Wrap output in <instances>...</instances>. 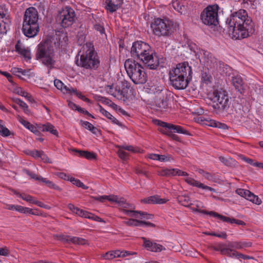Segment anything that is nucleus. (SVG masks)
<instances>
[{"mask_svg": "<svg viewBox=\"0 0 263 263\" xmlns=\"http://www.w3.org/2000/svg\"><path fill=\"white\" fill-rule=\"evenodd\" d=\"M177 24L167 18H155L151 24L152 32L155 36L169 37L175 32Z\"/></svg>", "mask_w": 263, "mask_h": 263, "instance_id": "39448f33", "label": "nucleus"}, {"mask_svg": "<svg viewBox=\"0 0 263 263\" xmlns=\"http://www.w3.org/2000/svg\"><path fill=\"white\" fill-rule=\"evenodd\" d=\"M212 77L208 69H205L201 73V81L206 85L212 83Z\"/></svg>", "mask_w": 263, "mask_h": 263, "instance_id": "c85d7f7f", "label": "nucleus"}, {"mask_svg": "<svg viewBox=\"0 0 263 263\" xmlns=\"http://www.w3.org/2000/svg\"><path fill=\"white\" fill-rule=\"evenodd\" d=\"M229 34L235 40L246 38L254 31L252 20L247 12L240 9L231 15L227 21Z\"/></svg>", "mask_w": 263, "mask_h": 263, "instance_id": "f257e3e1", "label": "nucleus"}, {"mask_svg": "<svg viewBox=\"0 0 263 263\" xmlns=\"http://www.w3.org/2000/svg\"><path fill=\"white\" fill-rule=\"evenodd\" d=\"M192 70L189 63L184 62L177 64L169 72L171 85L176 89H184L192 79Z\"/></svg>", "mask_w": 263, "mask_h": 263, "instance_id": "7ed1b4c3", "label": "nucleus"}, {"mask_svg": "<svg viewBox=\"0 0 263 263\" xmlns=\"http://www.w3.org/2000/svg\"><path fill=\"white\" fill-rule=\"evenodd\" d=\"M252 245L251 242L234 241L229 242L228 246L235 249H243L251 247Z\"/></svg>", "mask_w": 263, "mask_h": 263, "instance_id": "412c9836", "label": "nucleus"}, {"mask_svg": "<svg viewBox=\"0 0 263 263\" xmlns=\"http://www.w3.org/2000/svg\"><path fill=\"white\" fill-rule=\"evenodd\" d=\"M61 25L64 28L71 26L75 21L76 13L73 9L66 7L59 13Z\"/></svg>", "mask_w": 263, "mask_h": 263, "instance_id": "9b49d317", "label": "nucleus"}, {"mask_svg": "<svg viewBox=\"0 0 263 263\" xmlns=\"http://www.w3.org/2000/svg\"><path fill=\"white\" fill-rule=\"evenodd\" d=\"M94 28L98 31H99L101 34L104 33V27L100 24H96L94 25Z\"/></svg>", "mask_w": 263, "mask_h": 263, "instance_id": "680f3d73", "label": "nucleus"}, {"mask_svg": "<svg viewBox=\"0 0 263 263\" xmlns=\"http://www.w3.org/2000/svg\"><path fill=\"white\" fill-rule=\"evenodd\" d=\"M239 253L237 251L234 250L233 249V251H232L231 252H230V254L229 255V256L230 257H235L237 259H239Z\"/></svg>", "mask_w": 263, "mask_h": 263, "instance_id": "0e129e2a", "label": "nucleus"}, {"mask_svg": "<svg viewBox=\"0 0 263 263\" xmlns=\"http://www.w3.org/2000/svg\"><path fill=\"white\" fill-rule=\"evenodd\" d=\"M236 193L240 195V196L247 198L249 195L250 194V191L247 190H244L242 189H238L236 190Z\"/></svg>", "mask_w": 263, "mask_h": 263, "instance_id": "c03bdc74", "label": "nucleus"}, {"mask_svg": "<svg viewBox=\"0 0 263 263\" xmlns=\"http://www.w3.org/2000/svg\"><path fill=\"white\" fill-rule=\"evenodd\" d=\"M209 125L212 127H217L223 129L228 128V126L225 124L221 123L219 122H216L214 120H211Z\"/></svg>", "mask_w": 263, "mask_h": 263, "instance_id": "ea45409f", "label": "nucleus"}, {"mask_svg": "<svg viewBox=\"0 0 263 263\" xmlns=\"http://www.w3.org/2000/svg\"><path fill=\"white\" fill-rule=\"evenodd\" d=\"M41 151L37 150L29 151L27 153V154L29 155L34 158H39L40 155H41Z\"/></svg>", "mask_w": 263, "mask_h": 263, "instance_id": "6e6d98bb", "label": "nucleus"}, {"mask_svg": "<svg viewBox=\"0 0 263 263\" xmlns=\"http://www.w3.org/2000/svg\"><path fill=\"white\" fill-rule=\"evenodd\" d=\"M39 128L43 132H48L58 137V132L55 129L54 126L50 123H47L45 124H40L39 126Z\"/></svg>", "mask_w": 263, "mask_h": 263, "instance_id": "b1692460", "label": "nucleus"}, {"mask_svg": "<svg viewBox=\"0 0 263 263\" xmlns=\"http://www.w3.org/2000/svg\"><path fill=\"white\" fill-rule=\"evenodd\" d=\"M155 105L158 108L157 109L161 111L166 109L168 107L167 99L164 93L157 97L155 101Z\"/></svg>", "mask_w": 263, "mask_h": 263, "instance_id": "f3484780", "label": "nucleus"}, {"mask_svg": "<svg viewBox=\"0 0 263 263\" xmlns=\"http://www.w3.org/2000/svg\"><path fill=\"white\" fill-rule=\"evenodd\" d=\"M82 217L92 219L94 221H98V222H105V221L102 219H101L100 217H99V216H96L94 214H93L91 213H89L87 211H84V215Z\"/></svg>", "mask_w": 263, "mask_h": 263, "instance_id": "72a5a7b5", "label": "nucleus"}, {"mask_svg": "<svg viewBox=\"0 0 263 263\" xmlns=\"http://www.w3.org/2000/svg\"><path fill=\"white\" fill-rule=\"evenodd\" d=\"M247 199L257 205H260L262 202L261 200L257 196L255 195L251 192Z\"/></svg>", "mask_w": 263, "mask_h": 263, "instance_id": "f704fd0d", "label": "nucleus"}, {"mask_svg": "<svg viewBox=\"0 0 263 263\" xmlns=\"http://www.w3.org/2000/svg\"><path fill=\"white\" fill-rule=\"evenodd\" d=\"M69 180L73 184L76 185L78 187H81L84 190H86V189H88V186L85 185L83 182H82L79 179H75L73 177H70Z\"/></svg>", "mask_w": 263, "mask_h": 263, "instance_id": "e433bc0d", "label": "nucleus"}, {"mask_svg": "<svg viewBox=\"0 0 263 263\" xmlns=\"http://www.w3.org/2000/svg\"><path fill=\"white\" fill-rule=\"evenodd\" d=\"M53 55V47L48 42H41L38 45L36 58L41 59L42 63L50 68L55 63Z\"/></svg>", "mask_w": 263, "mask_h": 263, "instance_id": "1a4fd4ad", "label": "nucleus"}, {"mask_svg": "<svg viewBox=\"0 0 263 263\" xmlns=\"http://www.w3.org/2000/svg\"><path fill=\"white\" fill-rule=\"evenodd\" d=\"M75 151L79 153L81 157L85 158L88 160H95L97 158V155L93 152L81 150H75Z\"/></svg>", "mask_w": 263, "mask_h": 263, "instance_id": "a878e982", "label": "nucleus"}, {"mask_svg": "<svg viewBox=\"0 0 263 263\" xmlns=\"http://www.w3.org/2000/svg\"><path fill=\"white\" fill-rule=\"evenodd\" d=\"M130 53L133 58L142 61L150 69H156L159 66V61L156 53L145 42L136 41L133 43Z\"/></svg>", "mask_w": 263, "mask_h": 263, "instance_id": "f03ea898", "label": "nucleus"}, {"mask_svg": "<svg viewBox=\"0 0 263 263\" xmlns=\"http://www.w3.org/2000/svg\"><path fill=\"white\" fill-rule=\"evenodd\" d=\"M0 134L4 137L11 135V133L6 127L3 125V121L0 120Z\"/></svg>", "mask_w": 263, "mask_h": 263, "instance_id": "4c0bfd02", "label": "nucleus"}, {"mask_svg": "<svg viewBox=\"0 0 263 263\" xmlns=\"http://www.w3.org/2000/svg\"><path fill=\"white\" fill-rule=\"evenodd\" d=\"M164 86L156 81H151L146 85L145 91L157 97L163 93Z\"/></svg>", "mask_w": 263, "mask_h": 263, "instance_id": "4468645a", "label": "nucleus"}, {"mask_svg": "<svg viewBox=\"0 0 263 263\" xmlns=\"http://www.w3.org/2000/svg\"><path fill=\"white\" fill-rule=\"evenodd\" d=\"M112 95L118 100H124L125 99V94L123 90H120L119 88L116 87L115 91Z\"/></svg>", "mask_w": 263, "mask_h": 263, "instance_id": "58836bf2", "label": "nucleus"}, {"mask_svg": "<svg viewBox=\"0 0 263 263\" xmlns=\"http://www.w3.org/2000/svg\"><path fill=\"white\" fill-rule=\"evenodd\" d=\"M108 198V196L106 195H103V196H97L95 197L94 199L96 200L99 201L100 202H103L105 200H107Z\"/></svg>", "mask_w": 263, "mask_h": 263, "instance_id": "e2e57ef3", "label": "nucleus"}, {"mask_svg": "<svg viewBox=\"0 0 263 263\" xmlns=\"http://www.w3.org/2000/svg\"><path fill=\"white\" fill-rule=\"evenodd\" d=\"M142 239L143 240L144 247L148 251L155 252H159L162 250H165V248L161 245L155 242H153L151 240L146 239V238L145 237H142Z\"/></svg>", "mask_w": 263, "mask_h": 263, "instance_id": "2eb2a0df", "label": "nucleus"}, {"mask_svg": "<svg viewBox=\"0 0 263 263\" xmlns=\"http://www.w3.org/2000/svg\"><path fill=\"white\" fill-rule=\"evenodd\" d=\"M124 222L125 224L128 226H141V220H138L134 219H130L129 220L124 221Z\"/></svg>", "mask_w": 263, "mask_h": 263, "instance_id": "a18cd8bd", "label": "nucleus"}, {"mask_svg": "<svg viewBox=\"0 0 263 263\" xmlns=\"http://www.w3.org/2000/svg\"><path fill=\"white\" fill-rule=\"evenodd\" d=\"M64 89L66 91V92L72 93H74L77 97H78L80 99L82 97V95L81 92L77 91L76 89H74L72 87H68L66 86H64Z\"/></svg>", "mask_w": 263, "mask_h": 263, "instance_id": "09e8293b", "label": "nucleus"}, {"mask_svg": "<svg viewBox=\"0 0 263 263\" xmlns=\"http://www.w3.org/2000/svg\"><path fill=\"white\" fill-rule=\"evenodd\" d=\"M158 174L161 176H172L175 175V168H163L158 171Z\"/></svg>", "mask_w": 263, "mask_h": 263, "instance_id": "2f4dec72", "label": "nucleus"}, {"mask_svg": "<svg viewBox=\"0 0 263 263\" xmlns=\"http://www.w3.org/2000/svg\"><path fill=\"white\" fill-rule=\"evenodd\" d=\"M219 159L221 162L223 163L226 165H229L231 162L233 161L232 159H227L222 156H220L219 157Z\"/></svg>", "mask_w": 263, "mask_h": 263, "instance_id": "bf43d9fd", "label": "nucleus"}, {"mask_svg": "<svg viewBox=\"0 0 263 263\" xmlns=\"http://www.w3.org/2000/svg\"><path fill=\"white\" fill-rule=\"evenodd\" d=\"M159 161L161 162L171 161L173 160V158L169 155H159Z\"/></svg>", "mask_w": 263, "mask_h": 263, "instance_id": "603ef678", "label": "nucleus"}, {"mask_svg": "<svg viewBox=\"0 0 263 263\" xmlns=\"http://www.w3.org/2000/svg\"><path fill=\"white\" fill-rule=\"evenodd\" d=\"M39 158H41L43 160H44L46 162H50L49 161V159L44 153V152L43 151H41V155H40Z\"/></svg>", "mask_w": 263, "mask_h": 263, "instance_id": "338daca9", "label": "nucleus"}, {"mask_svg": "<svg viewBox=\"0 0 263 263\" xmlns=\"http://www.w3.org/2000/svg\"><path fill=\"white\" fill-rule=\"evenodd\" d=\"M210 214L211 215V216L216 217L224 222H229L230 223H235L237 224L243 226L246 225V223L242 220L236 219H235L233 218H231L230 217H228L223 216L222 215H220V214H219L216 212H211L210 213Z\"/></svg>", "mask_w": 263, "mask_h": 263, "instance_id": "dca6fc26", "label": "nucleus"}, {"mask_svg": "<svg viewBox=\"0 0 263 263\" xmlns=\"http://www.w3.org/2000/svg\"><path fill=\"white\" fill-rule=\"evenodd\" d=\"M80 123L83 127L89 130L94 134H97V133L99 132V130L97 127H95L92 124L87 121L81 120Z\"/></svg>", "mask_w": 263, "mask_h": 263, "instance_id": "7c9ffc66", "label": "nucleus"}, {"mask_svg": "<svg viewBox=\"0 0 263 263\" xmlns=\"http://www.w3.org/2000/svg\"><path fill=\"white\" fill-rule=\"evenodd\" d=\"M106 6V9L112 13L116 11L123 4V0H119L118 2H115L114 0H105Z\"/></svg>", "mask_w": 263, "mask_h": 263, "instance_id": "6ab92c4d", "label": "nucleus"}, {"mask_svg": "<svg viewBox=\"0 0 263 263\" xmlns=\"http://www.w3.org/2000/svg\"><path fill=\"white\" fill-rule=\"evenodd\" d=\"M15 49L17 51L21 53L26 59H31V53L29 50L22 48L17 43L15 45Z\"/></svg>", "mask_w": 263, "mask_h": 263, "instance_id": "c756f323", "label": "nucleus"}, {"mask_svg": "<svg viewBox=\"0 0 263 263\" xmlns=\"http://www.w3.org/2000/svg\"><path fill=\"white\" fill-rule=\"evenodd\" d=\"M177 201L184 206L191 205L190 197L187 195H180L177 197Z\"/></svg>", "mask_w": 263, "mask_h": 263, "instance_id": "473e14b6", "label": "nucleus"}, {"mask_svg": "<svg viewBox=\"0 0 263 263\" xmlns=\"http://www.w3.org/2000/svg\"><path fill=\"white\" fill-rule=\"evenodd\" d=\"M118 154L119 157L124 160L127 159L128 157V154L124 151V149L122 148H119Z\"/></svg>", "mask_w": 263, "mask_h": 263, "instance_id": "8fccbe9b", "label": "nucleus"}, {"mask_svg": "<svg viewBox=\"0 0 263 263\" xmlns=\"http://www.w3.org/2000/svg\"><path fill=\"white\" fill-rule=\"evenodd\" d=\"M18 119L22 124H23L25 127H26L28 129L30 130L32 132L35 134L36 135H38L40 134V132L37 129V128L30 123L24 120L20 116H18Z\"/></svg>", "mask_w": 263, "mask_h": 263, "instance_id": "bb28decb", "label": "nucleus"}, {"mask_svg": "<svg viewBox=\"0 0 263 263\" xmlns=\"http://www.w3.org/2000/svg\"><path fill=\"white\" fill-rule=\"evenodd\" d=\"M41 182L45 183V184L47 185L50 188L53 189L57 190H60V188L58 185L55 184L52 181L48 180L45 178L43 177L41 180Z\"/></svg>", "mask_w": 263, "mask_h": 263, "instance_id": "79ce46f5", "label": "nucleus"}, {"mask_svg": "<svg viewBox=\"0 0 263 263\" xmlns=\"http://www.w3.org/2000/svg\"><path fill=\"white\" fill-rule=\"evenodd\" d=\"M118 147L119 148H122L124 150H126L133 153H136L137 152L136 149L132 145H120L118 146Z\"/></svg>", "mask_w": 263, "mask_h": 263, "instance_id": "3c124183", "label": "nucleus"}, {"mask_svg": "<svg viewBox=\"0 0 263 263\" xmlns=\"http://www.w3.org/2000/svg\"><path fill=\"white\" fill-rule=\"evenodd\" d=\"M38 20V12L35 8L29 7L26 10L22 27V31L25 36L32 37L37 35L40 30Z\"/></svg>", "mask_w": 263, "mask_h": 263, "instance_id": "20e7f679", "label": "nucleus"}, {"mask_svg": "<svg viewBox=\"0 0 263 263\" xmlns=\"http://www.w3.org/2000/svg\"><path fill=\"white\" fill-rule=\"evenodd\" d=\"M159 125L166 128H167L171 130H173L174 132H176L179 134H183L186 135H190L189 132L185 129L183 127L179 126L173 125L172 124L167 123L164 122H161Z\"/></svg>", "mask_w": 263, "mask_h": 263, "instance_id": "a211bd4d", "label": "nucleus"}, {"mask_svg": "<svg viewBox=\"0 0 263 263\" xmlns=\"http://www.w3.org/2000/svg\"><path fill=\"white\" fill-rule=\"evenodd\" d=\"M208 99L211 101V105L215 109L223 111L230 107V102L228 93L222 89H214L209 92Z\"/></svg>", "mask_w": 263, "mask_h": 263, "instance_id": "6e6552de", "label": "nucleus"}, {"mask_svg": "<svg viewBox=\"0 0 263 263\" xmlns=\"http://www.w3.org/2000/svg\"><path fill=\"white\" fill-rule=\"evenodd\" d=\"M101 257L107 260L112 259L114 258L112 251H109L106 253L102 254Z\"/></svg>", "mask_w": 263, "mask_h": 263, "instance_id": "864d4df0", "label": "nucleus"}, {"mask_svg": "<svg viewBox=\"0 0 263 263\" xmlns=\"http://www.w3.org/2000/svg\"><path fill=\"white\" fill-rule=\"evenodd\" d=\"M10 254V251L6 248H0V255L7 256Z\"/></svg>", "mask_w": 263, "mask_h": 263, "instance_id": "4d7b16f0", "label": "nucleus"}, {"mask_svg": "<svg viewBox=\"0 0 263 263\" xmlns=\"http://www.w3.org/2000/svg\"><path fill=\"white\" fill-rule=\"evenodd\" d=\"M173 6L174 8L179 13L182 14L186 10V4L185 0H176L173 2Z\"/></svg>", "mask_w": 263, "mask_h": 263, "instance_id": "5701e85b", "label": "nucleus"}, {"mask_svg": "<svg viewBox=\"0 0 263 263\" xmlns=\"http://www.w3.org/2000/svg\"><path fill=\"white\" fill-rule=\"evenodd\" d=\"M186 182H187L188 184L194 186H196L199 188H201L200 185L202 184L201 183H200L197 180H195V179L192 178H187L185 179Z\"/></svg>", "mask_w": 263, "mask_h": 263, "instance_id": "de8ad7c7", "label": "nucleus"}, {"mask_svg": "<svg viewBox=\"0 0 263 263\" xmlns=\"http://www.w3.org/2000/svg\"><path fill=\"white\" fill-rule=\"evenodd\" d=\"M70 242L76 245H84L86 244V240L82 238L73 237L70 238Z\"/></svg>", "mask_w": 263, "mask_h": 263, "instance_id": "37998d69", "label": "nucleus"}, {"mask_svg": "<svg viewBox=\"0 0 263 263\" xmlns=\"http://www.w3.org/2000/svg\"><path fill=\"white\" fill-rule=\"evenodd\" d=\"M232 83L235 89L237 90V91H239L240 93H242L243 92V82L240 77L235 76L232 77Z\"/></svg>", "mask_w": 263, "mask_h": 263, "instance_id": "aec40b11", "label": "nucleus"}, {"mask_svg": "<svg viewBox=\"0 0 263 263\" xmlns=\"http://www.w3.org/2000/svg\"><path fill=\"white\" fill-rule=\"evenodd\" d=\"M24 172L26 173V174L28 175L31 178L34 179L35 180H37L39 181H41V180L42 179V177L41 176H39L35 173H34L32 172L29 171L27 170H25Z\"/></svg>", "mask_w": 263, "mask_h": 263, "instance_id": "49530a36", "label": "nucleus"}, {"mask_svg": "<svg viewBox=\"0 0 263 263\" xmlns=\"http://www.w3.org/2000/svg\"><path fill=\"white\" fill-rule=\"evenodd\" d=\"M9 16L8 10L3 7L0 8V20Z\"/></svg>", "mask_w": 263, "mask_h": 263, "instance_id": "5fc2aeb1", "label": "nucleus"}, {"mask_svg": "<svg viewBox=\"0 0 263 263\" xmlns=\"http://www.w3.org/2000/svg\"><path fill=\"white\" fill-rule=\"evenodd\" d=\"M203 62L210 68H220L223 64L216 59L210 52L203 50Z\"/></svg>", "mask_w": 263, "mask_h": 263, "instance_id": "ddd939ff", "label": "nucleus"}, {"mask_svg": "<svg viewBox=\"0 0 263 263\" xmlns=\"http://www.w3.org/2000/svg\"><path fill=\"white\" fill-rule=\"evenodd\" d=\"M26 210V207H24L21 205H16L15 211H17L22 213H25V210Z\"/></svg>", "mask_w": 263, "mask_h": 263, "instance_id": "69168bd1", "label": "nucleus"}, {"mask_svg": "<svg viewBox=\"0 0 263 263\" xmlns=\"http://www.w3.org/2000/svg\"><path fill=\"white\" fill-rule=\"evenodd\" d=\"M99 107L100 112H101L107 118L109 119L112 123L118 125L119 126H121V124L115 117H114L109 112L104 109L101 105H99Z\"/></svg>", "mask_w": 263, "mask_h": 263, "instance_id": "cd10ccee", "label": "nucleus"}, {"mask_svg": "<svg viewBox=\"0 0 263 263\" xmlns=\"http://www.w3.org/2000/svg\"><path fill=\"white\" fill-rule=\"evenodd\" d=\"M13 101L15 103L18 104L21 107L23 108L24 111L26 113L29 112V110L28 109V106L24 102H23L18 98H13Z\"/></svg>", "mask_w": 263, "mask_h": 263, "instance_id": "c9c22d12", "label": "nucleus"}, {"mask_svg": "<svg viewBox=\"0 0 263 263\" xmlns=\"http://www.w3.org/2000/svg\"><path fill=\"white\" fill-rule=\"evenodd\" d=\"M120 209L123 212L127 215L135 217L136 218H146L147 219H152L154 217L153 215L147 214L144 212L140 211H134L132 209H135V206L128 203L124 202L123 205L120 206Z\"/></svg>", "mask_w": 263, "mask_h": 263, "instance_id": "f8f14e48", "label": "nucleus"}, {"mask_svg": "<svg viewBox=\"0 0 263 263\" xmlns=\"http://www.w3.org/2000/svg\"><path fill=\"white\" fill-rule=\"evenodd\" d=\"M231 248H232L230 247H229L228 248L223 247L222 249L221 250V253L223 255H226L228 256H229L230 252L233 251V249Z\"/></svg>", "mask_w": 263, "mask_h": 263, "instance_id": "13d9d810", "label": "nucleus"}, {"mask_svg": "<svg viewBox=\"0 0 263 263\" xmlns=\"http://www.w3.org/2000/svg\"><path fill=\"white\" fill-rule=\"evenodd\" d=\"M124 67L128 76L135 84H143L147 81V76L144 67L132 59H127Z\"/></svg>", "mask_w": 263, "mask_h": 263, "instance_id": "423d86ee", "label": "nucleus"}, {"mask_svg": "<svg viewBox=\"0 0 263 263\" xmlns=\"http://www.w3.org/2000/svg\"><path fill=\"white\" fill-rule=\"evenodd\" d=\"M168 200L164 198H160L158 196H152L147 198L141 199V201L145 203H159L163 204L166 203Z\"/></svg>", "mask_w": 263, "mask_h": 263, "instance_id": "4be33fe9", "label": "nucleus"}, {"mask_svg": "<svg viewBox=\"0 0 263 263\" xmlns=\"http://www.w3.org/2000/svg\"><path fill=\"white\" fill-rule=\"evenodd\" d=\"M53 237L58 240H60L61 241H63L64 242H70V238L68 235H65L64 234H60V235H53Z\"/></svg>", "mask_w": 263, "mask_h": 263, "instance_id": "a19ab883", "label": "nucleus"}, {"mask_svg": "<svg viewBox=\"0 0 263 263\" xmlns=\"http://www.w3.org/2000/svg\"><path fill=\"white\" fill-rule=\"evenodd\" d=\"M83 49H86V51L80 56V61H77V65L87 69H97L100 65V60L91 44L87 43L83 46Z\"/></svg>", "mask_w": 263, "mask_h": 263, "instance_id": "0eeeda50", "label": "nucleus"}, {"mask_svg": "<svg viewBox=\"0 0 263 263\" xmlns=\"http://www.w3.org/2000/svg\"><path fill=\"white\" fill-rule=\"evenodd\" d=\"M55 86L59 89H63L64 84L59 80H55L54 81Z\"/></svg>", "mask_w": 263, "mask_h": 263, "instance_id": "052dcab7", "label": "nucleus"}, {"mask_svg": "<svg viewBox=\"0 0 263 263\" xmlns=\"http://www.w3.org/2000/svg\"><path fill=\"white\" fill-rule=\"evenodd\" d=\"M11 21L10 17H4L0 20V33L5 34L10 29Z\"/></svg>", "mask_w": 263, "mask_h": 263, "instance_id": "393cba45", "label": "nucleus"}, {"mask_svg": "<svg viewBox=\"0 0 263 263\" xmlns=\"http://www.w3.org/2000/svg\"><path fill=\"white\" fill-rule=\"evenodd\" d=\"M217 6H209L201 12L200 15L202 23L208 26H216L218 24Z\"/></svg>", "mask_w": 263, "mask_h": 263, "instance_id": "9d476101", "label": "nucleus"}, {"mask_svg": "<svg viewBox=\"0 0 263 263\" xmlns=\"http://www.w3.org/2000/svg\"><path fill=\"white\" fill-rule=\"evenodd\" d=\"M25 200L30 203H33L34 204V202L35 201V199L32 196L28 195L27 196V198H25Z\"/></svg>", "mask_w": 263, "mask_h": 263, "instance_id": "774afa93", "label": "nucleus"}]
</instances>
